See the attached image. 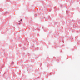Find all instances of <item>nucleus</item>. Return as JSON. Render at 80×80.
Instances as JSON below:
<instances>
[{
	"label": "nucleus",
	"instance_id": "1",
	"mask_svg": "<svg viewBox=\"0 0 80 80\" xmlns=\"http://www.w3.org/2000/svg\"><path fill=\"white\" fill-rule=\"evenodd\" d=\"M35 16H37V15H35Z\"/></svg>",
	"mask_w": 80,
	"mask_h": 80
},
{
	"label": "nucleus",
	"instance_id": "2",
	"mask_svg": "<svg viewBox=\"0 0 80 80\" xmlns=\"http://www.w3.org/2000/svg\"><path fill=\"white\" fill-rule=\"evenodd\" d=\"M22 19H21V21H22Z\"/></svg>",
	"mask_w": 80,
	"mask_h": 80
}]
</instances>
